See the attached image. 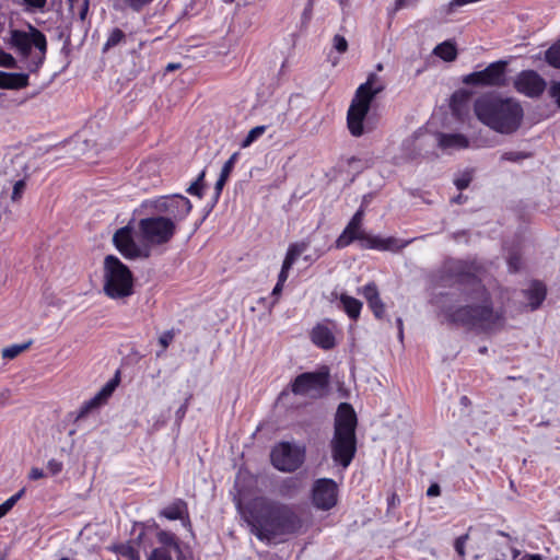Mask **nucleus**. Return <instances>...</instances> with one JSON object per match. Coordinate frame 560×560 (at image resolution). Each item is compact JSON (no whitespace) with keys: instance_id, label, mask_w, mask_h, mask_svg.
Masks as SVG:
<instances>
[{"instance_id":"1","label":"nucleus","mask_w":560,"mask_h":560,"mask_svg":"<svg viewBox=\"0 0 560 560\" xmlns=\"http://www.w3.org/2000/svg\"><path fill=\"white\" fill-rule=\"evenodd\" d=\"M485 267L477 260H455L446 266L445 276L455 284L469 287L467 298L479 301L477 304H466L447 307L443 311L448 324L491 334L505 325L503 308L494 310L489 290L482 282Z\"/></svg>"},{"instance_id":"2","label":"nucleus","mask_w":560,"mask_h":560,"mask_svg":"<svg viewBox=\"0 0 560 560\" xmlns=\"http://www.w3.org/2000/svg\"><path fill=\"white\" fill-rule=\"evenodd\" d=\"M242 516L261 541L294 535L304 523L292 505L267 497H256L242 508Z\"/></svg>"},{"instance_id":"3","label":"nucleus","mask_w":560,"mask_h":560,"mask_svg":"<svg viewBox=\"0 0 560 560\" xmlns=\"http://www.w3.org/2000/svg\"><path fill=\"white\" fill-rule=\"evenodd\" d=\"M477 118L492 130L510 135L515 132L524 117L522 105L513 98L482 95L474 103Z\"/></svg>"},{"instance_id":"4","label":"nucleus","mask_w":560,"mask_h":560,"mask_svg":"<svg viewBox=\"0 0 560 560\" xmlns=\"http://www.w3.org/2000/svg\"><path fill=\"white\" fill-rule=\"evenodd\" d=\"M357 427L358 417L352 405L341 402L335 415L334 432L329 441V448L334 464L343 469L351 465L357 455Z\"/></svg>"},{"instance_id":"5","label":"nucleus","mask_w":560,"mask_h":560,"mask_svg":"<svg viewBox=\"0 0 560 560\" xmlns=\"http://www.w3.org/2000/svg\"><path fill=\"white\" fill-rule=\"evenodd\" d=\"M385 85L378 82L376 73H370L364 83L355 90L347 112V127L351 136L359 138L365 132L364 120L371 109L374 97L383 92Z\"/></svg>"},{"instance_id":"6","label":"nucleus","mask_w":560,"mask_h":560,"mask_svg":"<svg viewBox=\"0 0 560 560\" xmlns=\"http://www.w3.org/2000/svg\"><path fill=\"white\" fill-rule=\"evenodd\" d=\"M103 292L115 301H126L135 293L132 271L115 255H107L104 258Z\"/></svg>"},{"instance_id":"7","label":"nucleus","mask_w":560,"mask_h":560,"mask_svg":"<svg viewBox=\"0 0 560 560\" xmlns=\"http://www.w3.org/2000/svg\"><path fill=\"white\" fill-rule=\"evenodd\" d=\"M10 44L22 59H30L27 70L36 73L43 67L48 49L46 35L38 28L30 25V32L12 30Z\"/></svg>"},{"instance_id":"8","label":"nucleus","mask_w":560,"mask_h":560,"mask_svg":"<svg viewBox=\"0 0 560 560\" xmlns=\"http://www.w3.org/2000/svg\"><path fill=\"white\" fill-rule=\"evenodd\" d=\"M354 241L360 242L363 249L398 253L407 247L412 240H399L394 236L381 237L366 233L362 228L348 222L342 233L335 241V247L342 249Z\"/></svg>"},{"instance_id":"9","label":"nucleus","mask_w":560,"mask_h":560,"mask_svg":"<svg viewBox=\"0 0 560 560\" xmlns=\"http://www.w3.org/2000/svg\"><path fill=\"white\" fill-rule=\"evenodd\" d=\"M330 383L329 369L323 365L317 371L299 374L291 382V392L294 395L308 396L313 399L323 398L328 393Z\"/></svg>"},{"instance_id":"10","label":"nucleus","mask_w":560,"mask_h":560,"mask_svg":"<svg viewBox=\"0 0 560 560\" xmlns=\"http://www.w3.org/2000/svg\"><path fill=\"white\" fill-rule=\"evenodd\" d=\"M176 225L172 219L154 215L140 219L138 231L142 241L150 245H164L176 234Z\"/></svg>"},{"instance_id":"11","label":"nucleus","mask_w":560,"mask_h":560,"mask_svg":"<svg viewBox=\"0 0 560 560\" xmlns=\"http://www.w3.org/2000/svg\"><path fill=\"white\" fill-rule=\"evenodd\" d=\"M305 460V447L290 442H279L270 452V462L279 471L294 472Z\"/></svg>"},{"instance_id":"12","label":"nucleus","mask_w":560,"mask_h":560,"mask_svg":"<svg viewBox=\"0 0 560 560\" xmlns=\"http://www.w3.org/2000/svg\"><path fill=\"white\" fill-rule=\"evenodd\" d=\"M508 62L498 60L491 62L481 71H474L463 78V83L474 86L503 88L506 85Z\"/></svg>"},{"instance_id":"13","label":"nucleus","mask_w":560,"mask_h":560,"mask_svg":"<svg viewBox=\"0 0 560 560\" xmlns=\"http://www.w3.org/2000/svg\"><path fill=\"white\" fill-rule=\"evenodd\" d=\"M152 207L159 213H165L168 219L177 222L185 220L192 210L190 200L179 194L162 196L152 201Z\"/></svg>"},{"instance_id":"14","label":"nucleus","mask_w":560,"mask_h":560,"mask_svg":"<svg viewBox=\"0 0 560 560\" xmlns=\"http://www.w3.org/2000/svg\"><path fill=\"white\" fill-rule=\"evenodd\" d=\"M156 539L160 546L151 550L147 560H186L180 540L174 533L160 529Z\"/></svg>"},{"instance_id":"15","label":"nucleus","mask_w":560,"mask_h":560,"mask_svg":"<svg viewBox=\"0 0 560 560\" xmlns=\"http://www.w3.org/2000/svg\"><path fill=\"white\" fill-rule=\"evenodd\" d=\"M313 505L320 511H330L338 503V485L331 478L316 479L312 486Z\"/></svg>"},{"instance_id":"16","label":"nucleus","mask_w":560,"mask_h":560,"mask_svg":"<svg viewBox=\"0 0 560 560\" xmlns=\"http://www.w3.org/2000/svg\"><path fill=\"white\" fill-rule=\"evenodd\" d=\"M113 243L126 259L148 258L150 256L148 248H142L136 243L132 229L129 225L122 226L114 233Z\"/></svg>"},{"instance_id":"17","label":"nucleus","mask_w":560,"mask_h":560,"mask_svg":"<svg viewBox=\"0 0 560 560\" xmlns=\"http://www.w3.org/2000/svg\"><path fill=\"white\" fill-rule=\"evenodd\" d=\"M546 81L534 70L521 71L514 80V89L527 97H539L545 89Z\"/></svg>"},{"instance_id":"18","label":"nucleus","mask_w":560,"mask_h":560,"mask_svg":"<svg viewBox=\"0 0 560 560\" xmlns=\"http://www.w3.org/2000/svg\"><path fill=\"white\" fill-rule=\"evenodd\" d=\"M362 295L366 300L368 306L372 311L373 315L377 319H383L385 315V304L382 301L378 292V288L375 282L366 283L361 291Z\"/></svg>"},{"instance_id":"19","label":"nucleus","mask_w":560,"mask_h":560,"mask_svg":"<svg viewBox=\"0 0 560 560\" xmlns=\"http://www.w3.org/2000/svg\"><path fill=\"white\" fill-rule=\"evenodd\" d=\"M312 342L320 349L330 350L336 346L332 330L326 324H317L311 330Z\"/></svg>"},{"instance_id":"20","label":"nucleus","mask_w":560,"mask_h":560,"mask_svg":"<svg viewBox=\"0 0 560 560\" xmlns=\"http://www.w3.org/2000/svg\"><path fill=\"white\" fill-rule=\"evenodd\" d=\"M438 144L442 150H462L469 147L468 138L463 133H438Z\"/></svg>"},{"instance_id":"21","label":"nucleus","mask_w":560,"mask_h":560,"mask_svg":"<svg viewBox=\"0 0 560 560\" xmlns=\"http://www.w3.org/2000/svg\"><path fill=\"white\" fill-rule=\"evenodd\" d=\"M144 537V530H141L136 539L128 542H121L118 545H114L110 550L115 553L121 556L126 560H141L140 553L136 546L140 547L141 541Z\"/></svg>"},{"instance_id":"22","label":"nucleus","mask_w":560,"mask_h":560,"mask_svg":"<svg viewBox=\"0 0 560 560\" xmlns=\"http://www.w3.org/2000/svg\"><path fill=\"white\" fill-rule=\"evenodd\" d=\"M523 293L528 301L530 311H535L539 308L545 301L547 295V288L542 282L535 280L530 283V287L527 290L523 291Z\"/></svg>"},{"instance_id":"23","label":"nucleus","mask_w":560,"mask_h":560,"mask_svg":"<svg viewBox=\"0 0 560 560\" xmlns=\"http://www.w3.org/2000/svg\"><path fill=\"white\" fill-rule=\"evenodd\" d=\"M159 515L170 521L184 520L185 517L189 521L187 502L183 499H175L162 509Z\"/></svg>"},{"instance_id":"24","label":"nucleus","mask_w":560,"mask_h":560,"mask_svg":"<svg viewBox=\"0 0 560 560\" xmlns=\"http://www.w3.org/2000/svg\"><path fill=\"white\" fill-rule=\"evenodd\" d=\"M30 84L27 73H9L0 71V89L3 90H21Z\"/></svg>"},{"instance_id":"25","label":"nucleus","mask_w":560,"mask_h":560,"mask_svg":"<svg viewBox=\"0 0 560 560\" xmlns=\"http://www.w3.org/2000/svg\"><path fill=\"white\" fill-rule=\"evenodd\" d=\"M339 301L342 305V310L349 316L350 319L357 322L360 317L362 310V302L347 293H341L339 296Z\"/></svg>"},{"instance_id":"26","label":"nucleus","mask_w":560,"mask_h":560,"mask_svg":"<svg viewBox=\"0 0 560 560\" xmlns=\"http://www.w3.org/2000/svg\"><path fill=\"white\" fill-rule=\"evenodd\" d=\"M433 54L444 61H454L457 57V48L454 43L445 40L433 49Z\"/></svg>"},{"instance_id":"27","label":"nucleus","mask_w":560,"mask_h":560,"mask_svg":"<svg viewBox=\"0 0 560 560\" xmlns=\"http://www.w3.org/2000/svg\"><path fill=\"white\" fill-rule=\"evenodd\" d=\"M127 35L119 27H114L109 31L106 42L103 45L102 51L106 52L109 49L126 42Z\"/></svg>"},{"instance_id":"28","label":"nucleus","mask_w":560,"mask_h":560,"mask_svg":"<svg viewBox=\"0 0 560 560\" xmlns=\"http://www.w3.org/2000/svg\"><path fill=\"white\" fill-rule=\"evenodd\" d=\"M104 404L98 399V397L95 395L91 399L84 401L79 410L77 411V415L74 417V421L78 422L81 419H84L88 417L92 411L98 409Z\"/></svg>"},{"instance_id":"29","label":"nucleus","mask_w":560,"mask_h":560,"mask_svg":"<svg viewBox=\"0 0 560 560\" xmlns=\"http://www.w3.org/2000/svg\"><path fill=\"white\" fill-rule=\"evenodd\" d=\"M120 382V373L119 371L116 372L115 376L109 380L96 394L98 399L105 405L107 400L110 398L113 393L115 392L116 387L119 385Z\"/></svg>"},{"instance_id":"30","label":"nucleus","mask_w":560,"mask_h":560,"mask_svg":"<svg viewBox=\"0 0 560 560\" xmlns=\"http://www.w3.org/2000/svg\"><path fill=\"white\" fill-rule=\"evenodd\" d=\"M470 94L466 91H457L451 97V108L453 113L458 114L463 107L467 106Z\"/></svg>"},{"instance_id":"31","label":"nucleus","mask_w":560,"mask_h":560,"mask_svg":"<svg viewBox=\"0 0 560 560\" xmlns=\"http://www.w3.org/2000/svg\"><path fill=\"white\" fill-rule=\"evenodd\" d=\"M545 60L551 67L560 69V39L546 50Z\"/></svg>"},{"instance_id":"32","label":"nucleus","mask_w":560,"mask_h":560,"mask_svg":"<svg viewBox=\"0 0 560 560\" xmlns=\"http://www.w3.org/2000/svg\"><path fill=\"white\" fill-rule=\"evenodd\" d=\"M267 130V126L260 125L250 129L247 136L242 140L241 148L246 149L250 147L258 138H260Z\"/></svg>"},{"instance_id":"33","label":"nucleus","mask_w":560,"mask_h":560,"mask_svg":"<svg viewBox=\"0 0 560 560\" xmlns=\"http://www.w3.org/2000/svg\"><path fill=\"white\" fill-rule=\"evenodd\" d=\"M205 176H206V171L203 170L200 172V174L198 175L196 180L194 183H191V185L186 189V192L201 199L203 197Z\"/></svg>"},{"instance_id":"34","label":"nucleus","mask_w":560,"mask_h":560,"mask_svg":"<svg viewBox=\"0 0 560 560\" xmlns=\"http://www.w3.org/2000/svg\"><path fill=\"white\" fill-rule=\"evenodd\" d=\"M32 345V341H27L21 345H11L4 349H2V358L12 360L16 358L20 353L27 350Z\"/></svg>"},{"instance_id":"35","label":"nucleus","mask_w":560,"mask_h":560,"mask_svg":"<svg viewBox=\"0 0 560 560\" xmlns=\"http://www.w3.org/2000/svg\"><path fill=\"white\" fill-rule=\"evenodd\" d=\"M25 489H21L15 494L7 499L2 504H0V518L4 517L18 503V501L24 495Z\"/></svg>"},{"instance_id":"36","label":"nucleus","mask_w":560,"mask_h":560,"mask_svg":"<svg viewBox=\"0 0 560 560\" xmlns=\"http://www.w3.org/2000/svg\"><path fill=\"white\" fill-rule=\"evenodd\" d=\"M474 177L472 170L464 171L459 176L454 179V185L458 190H464L469 187Z\"/></svg>"},{"instance_id":"37","label":"nucleus","mask_w":560,"mask_h":560,"mask_svg":"<svg viewBox=\"0 0 560 560\" xmlns=\"http://www.w3.org/2000/svg\"><path fill=\"white\" fill-rule=\"evenodd\" d=\"M176 332L175 329L165 330L160 337H159V343L162 347V350L156 353L158 357H161L168 346L172 343Z\"/></svg>"},{"instance_id":"38","label":"nucleus","mask_w":560,"mask_h":560,"mask_svg":"<svg viewBox=\"0 0 560 560\" xmlns=\"http://www.w3.org/2000/svg\"><path fill=\"white\" fill-rule=\"evenodd\" d=\"M529 156H530L529 153L520 152V151H509V152H504L501 155V160L502 161H509V162H520V161H523V160H525V159H527Z\"/></svg>"},{"instance_id":"39","label":"nucleus","mask_w":560,"mask_h":560,"mask_svg":"<svg viewBox=\"0 0 560 560\" xmlns=\"http://www.w3.org/2000/svg\"><path fill=\"white\" fill-rule=\"evenodd\" d=\"M237 158H238V153L235 152L233 153L229 160L224 163L222 170H221V173H220V176L228 179L230 174L232 173L233 168H234V165L237 161Z\"/></svg>"},{"instance_id":"40","label":"nucleus","mask_w":560,"mask_h":560,"mask_svg":"<svg viewBox=\"0 0 560 560\" xmlns=\"http://www.w3.org/2000/svg\"><path fill=\"white\" fill-rule=\"evenodd\" d=\"M27 12L43 11L47 4V0H22Z\"/></svg>"},{"instance_id":"41","label":"nucleus","mask_w":560,"mask_h":560,"mask_svg":"<svg viewBox=\"0 0 560 560\" xmlns=\"http://www.w3.org/2000/svg\"><path fill=\"white\" fill-rule=\"evenodd\" d=\"M154 0H122L124 4L133 12H141L147 5Z\"/></svg>"},{"instance_id":"42","label":"nucleus","mask_w":560,"mask_h":560,"mask_svg":"<svg viewBox=\"0 0 560 560\" xmlns=\"http://www.w3.org/2000/svg\"><path fill=\"white\" fill-rule=\"evenodd\" d=\"M468 539H469V535L464 534V535L458 536L454 541V549L460 558H464L466 556L465 547H466Z\"/></svg>"},{"instance_id":"43","label":"nucleus","mask_w":560,"mask_h":560,"mask_svg":"<svg viewBox=\"0 0 560 560\" xmlns=\"http://www.w3.org/2000/svg\"><path fill=\"white\" fill-rule=\"evenodd\" d=\"M25 188H26L25 179H20L18 182H15V184L13 186L12 195H11V200L13 202L20 201L25 191Z\"/></svg>"},{"instance_id":"44","label":"nucleus","mask_w":560,"mask_h":560,"mask_svg":"<svg viewBox=\"0 0 560 560\" xmlns=\"http://www.w3.org/2000/svg\"><path fill=\"white\" fill-rule=\"evenodd\" d=\"M0 66L13 69L16 68V60L11 54L0 49Z\"/></svg>"},{"instance_id":"45","label":"nucleus","mask_w":560,"mask_h":560,"mask_svg":"<svg viewBox=\"0 0 560 560\" xmlns=\"http://www.w3.org/2000/svg\"><path fill=\"white\" fill-rule=\"evenodd\" d=\"M332 46L339 54H345L348 50L347 39L339 34H336L332 38Z\"/></svg>"},{"instance_id":"46","label":"nucleus","mask_w":560,"mask_h":560,"mask_svg":"<svg viewBox=\"0 0 560 560\" xmlns=\"http://www.w3.org/2000/svg\"><path fill=\"white\" fill-rule=\"evenodd\" d=\"M300 256L301 254H299L293 247L289 245L288 250L285 253V257L283 259V264H285V267H293V265L295 264Z\"/></svg>"},{"instance_id":"47","label":"nucleus","mask_w":560,"mask_h":560,"mask_svg":"<svg viewBox=\"0 0 560 560\" xmlns=\"http://www.w3.org/2000/svg\"><path fill=\"white\" fill-rule=\"evenodd\" d=\"M63 464L55 458L48 460L47 470L51 476H56L62 471Z\"/></svg>"},{"instance_id":"48","label":"nucleus","mask_w":560,"mask_h":560,"mask_svg":"<svg viewBox=\"0 0 560 560\" xmlns=\"http://www.w3.org/2000/svg\"><path fill=\"white\" fill-rule=\"evenodd\" d=\"M511 271L516 272L521 268V257L517 254H511L508 259Z\"/></svg>"},{"instance_id":"49","label":"nucleus","mask_w":560,"mask_h":560,"mask_svg":"<svg viewBox=\"0 0 560 560\" xmlns=\"http://www.w3.org/2000/svg\"><path fill=\"white\" fill-rule=\"evenodd\" d=\"M549 95L552 97L560 108V82H553L549 89Z\"/></svg>"},{"instance_id":"50","label":"nucleus","mask_w":560,"mask_h":560,"mask_svg":"<svg viewBox=\"0 0 560 560\" xmlns=\"http://www.w3.org/2000/svg\"><path fill=\"white\" fill-rule=\"evenodd\" d=\"M310 245L311 242L308 238L290 244V246L293 247L301 255L310 247Z\"/></svg>"},{"instance_id":"51","label":"nucleus","mask_w":560,"mask_h":560,"mask_svg":"<svg viewBox=\"0 0 560 560\" xmlns=\"http://www.w3.org/2000/svg\"><path fill=\"white\" fill-rule=\"evenodd\" d=\"M313 9H314V0H308L303 10V13H302L303 22H308L311 20L312 14H313Z\"/></svg>"},{"instance_id":"52","label":"nucleus","mask_w":560,"mask_h":560,"mask_svg":"<svg viewBox=\"0 0 560 560\" xmlns=\"http://www.w3.org/2000/svg\"><path fill=\"white\" fill-rule=\"evenodd\" d=\"M226 180L225 178L219 176L217 183H215V186H214V200L218 201V199L220 198L221 196V192L223 190V187L224 185L226 184Z\"/></svg>"},{"instance_id":"53","label":"nucleus","mask_w":560,"mask_h":560,"mask_svg":"<svg viewBox=\"0 0 560 560\" xmlns=\"http://www.w3.org/2000/svg\"><path fill=\"white\" fill-rule=\"evenodd\" d=\"M363 218H364V211L363 209L357 210V212L352 215L350 219V223L358 225L359 228H362L363 224Z\"/></svg>"},{"instance_id":"54","label":"nucleus","mask_w":560,"mask_h":560,"mask_svg":"<svg viewBox=\"0 0 560 560\" xmlns=\"http://www.w3.org/2000/svg\"><path fill=\"white\" fill-rule=\"evenodd\" d=\"M291 268H292L291 266H287V268H285V264L282 262L281 270L278 275V282L283 283V284L285 283V281L289 278V272H290Z\"/></svg>"},{"instance_id":"55","label":"nucleus","mask_w":560,"mask_h":560,"mask_svg":"<svg viewBox=\"0 0 560 560\" xmlns=\"http://www.w3.org/2000/svg\"><path fill=\"white\" fill-rule=\"evenodd\" d=\"M283 287H284L283 283H280L277 281V283L271 292V296L273 298L272 305H275L279 301V298L282 293Z\"/></svg>"},{"instance_id":"56","label":"nucleus","mask_w":560,"mask_h":560,"mask_svg":"<svg viewBox=\"0 0 560 560\" xmlns=\"http://www.w3.org/2000/svg\"><path fill=\"white\" fill-rule=\"evenodd\" d=\"M440 494H441L440 486L438 483L430 485V487L427 490V495L431 498V497H438Z\"/></svg>"},{"instance_id":"57","label":"nucleus","mask_w":560,"mask_h":560,"mask_svg":"<svg viewBox=\"0 0 560 560\" xmlns=\"http://www.w3.org/2000/svg\"><path fill=\"white\" fill-rule=\"evenodd\" d=\"M44 477V471L39 468H32L30 479L37 480Z\"/></svg>"},{"instance_id":"58","label":"nucleus","mask_w":560,"mask_h":560,"mask_svg":"<svg viewBox=\"0 0 560 560\" xmlns=\"http://www.w3.org/2000/svg\"><path fill=\"white\" fill-rule=\"evenodd\" d=\"M396 325H397V329H398V338L400 341H402L404 339V323H402V319L401 318H397L396 319Z\"/></svg>"},{"instance_id":"59","label":"nucleus","mask_w":560,"mask_h":560,"mask_svg":"<svg viewBox=\"0 0 560 560\" xmlns=\"http://www.w3.org/2000/svg\"><path fill=\"white\" fill-rule=\"evenodd\" d=\"M522 560H544L542 557L538 553L525 555Z\"/></svg>"},{"instance_id":"60","label":"nucleus","mask_w":560,"mask_h":560,"mask_svg":"<svg viewBox=\"0 0 560 560\" xmlns=\"http://www.w3.org/2000/svg\"><path fill=\"white\" fill-rule=\"evenodd\" d=\"M180 67H182V65H180V63H173V62H171V63H168V65L166 66L165 70H166L167 72H172V71H175V70L179 69Z\"/></svg>"},{"instance_id":"61","label":"nucleus","mask_w":560,"mask_h":560,"mask_svg":"<svg viewBox=\"0 0 560 560\" xmlns=\"http://www.w3.org/2000/svg\"><path fill=\"white\" fill-rule=\"evenodd\" d=\"M387 501H388V506H389V508L395 506L396 501H398V498H397L396 493H393V494L388 498V500H387Z\"/></svg>"},{"instance_id":"62","label":"nucleus","mask_w":560,"mask_h":560,"mask_svg":"<svg viewBox=\"0 0 560 560\" xmlns=\"http://www.w3.org/2000/svg\"><path fill=\"white\" fill-rule=\"evenodd\" d=\"M9 395H10V392L8 389H5L4 392H2L0 394V399H8L9 398Z\"/></svg>"},{"instance_id":"63","label":"nucleus","mask_w":560,"mask_h":560,"mask_svg":"<svg viewBox=\"0 0 560 560\" xmlns=\"http://www.w3.org/2000/svg\"><path fill=\"white\" fill-rule=\"evenodd\" d=\"M86 11H88V3L84 4V8L82 9V11L80 13V16L82 20L85 19Z\"/></svg>"},{"instance_id":"64","label":"nucleus","mask_w":560,"mask_h":560,"mask_svg":"<svg viewBox=\"0 0 560 560\" xmlns=\"http://www.w3.org/2000/svg\"><path fill=\"white\" fill-rule=\"evenodd\" d=\"M186 408H187L186 404H185V405H183V406L178 409L177 413L185 415V412H186Z\"/></svg>"}]
</instances>
